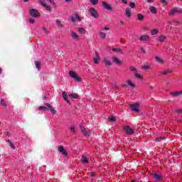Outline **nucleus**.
Returning a JSON list of instances; mask_svg holds the SVG:
<instances>
[{"label":"nucleus","instance_id":"28","mask_svg":"<svg viewBox=\"0 0 182 182\" xmlns=\"http://www.w3.org/2000/svg\"><path fill=\"white\" fill-rule=\"evenodd\" d=\"M55 23L58 28H63V24L62 23V21L60 19L55 20Z\"/></svg>","mask_w":182,"mask_h":182},{"label":"nucleus","instance_id":"30","mask_svg":"<svg viewBox=\"0 0 182 182\" xmlns=\"http://www.w3.org/2000/svg\"><path fill=\"white\" fill-rule=\"evenodd\" d=\"M99 35H100V37L102 38V39H106V33L103 32L102 31H100L99 32Z\"/></svg>","mask_w":182,"mask_h":182},{"label":"nucleus","instance_id":"32","mask_svg":"<svg viewBox=\"0 0 182 182\" xmlns=\"http://www.w3.org/2000/svg\"><path fill=\"white\" fill-rule=\"evenodd\" d=\"M70 130L71 133H76V126L75 125H71L70 127Z\"/></svg>","mask_w":182,"mask_h":182},{"label":"nucleus","instance_id":"3","mask_svg":"<svg viewBox=\"0 0 182 182\" xmlns=\"http://www.w3.org/2000/svg\"><path fill=\"white\" fill-rule=\"evenodd\" d=\"M88 11L90 12V15L92 16V18H95V19L99 18V13H97V11L95 8H90Z\"/></svg>","mask_w":182,"mask_h":182},{"label":"nucleus","instance_id":"37","mask_svg":"<svg viewBox=\"0 0 182 182\" xmlns=\"http://www.w3.org/2000/svg\"><path fill=\"white\" fill-rule=\"evenodd\" d=\"M109 122H116V117L114 116L111 115L108 117Z\"/></svg>","mask_w":182,"mask_h":182},{"label":"nucleus","instance_id":"44","mask_svg":"<svg viewBox=\"0 0 182 182\" xmlns=\"http://www.w3.org/2000/svg\"><path fill=\"white\" fill-rule=\"evenodd\" d=\"M129 69L132 72H134V73H136V72H137V69L135 67H130Z\"/></svg>","mask_w":182,"mask_h":182},{"label":"nucleus","instance_id":"51","mask_svg":"<svg viewBox=\"0 0 182 182\" xmlns=\"http://www.w3.org/2000/svg\"><path fill=\"white\" fill-rule=\"evenodd\" d=\"M119 25H120V26H123L124 25V22H123V21H120Z\"/></svg>","mask_w":182,"mask_h":182},{"label":"nucleus","instance_id":"8","mask_svg":"<svg viewBox=\"0 0 182 182\" xmlns=\"http://www.w3.org/2000/svg\"><path fill=\"white\" fill-rule=\"evenodd\" d=\"M30 15H31V16H33V18H39L40 16L39 11L36 9H30Z\"/></svg>","mask_w":182,"mask_h":182},{"label":"nucleus","instance_id":"6","mask_svg":"<svg viewBox=\"0 0 182 182\" xmlns=\"http://www.w3.org/2000/svg\"><path fill=\"white\" fill-rule=\"evenodd\" d=\"M70 36L71 39L75 42H79V41H80V36L78 35L76 32H71Z\"/></svg>","mask_w":182,"mask_h":182},{"label":"nucleus","instance_id":"58","mask_svg":"<svg viewBox=\"0 0 182 182\" xmlns=\"http://www.w3.org/2000/svg\"><path fill=\"white\" fill-rule=\"evenodd\" d=\"M156 141H159V138H158V139H156Z\"/></svg>","mask_w":182,"mask_h":182},{"label":"nucleus","instance_id":"40","mask_svg":"<svg viewBox=\"0 0 182 182\" xmlns=\"http://www.w3.org/2000/svg\"><path fill=\"white\" fill-rule=\"evenodd\" d=\"M90 1L92 5H97V4H99V0H90Z\"/></svg>","mask_w":182,"mask_h":182},{"label":"nucleus","instance_id":"41","mask_svg":"<svg viewBox=\"0 0 182 182\" xmlns=\"http://www.w3.org/2000/svg\"><path fill=\"white\" fill-rule=\"evenodd\" d=\"M135 77H136L137 79H143V77L141 76V75L139 74V73H135L134 74Z\"/></svg>","mask_w":182,"mask_h":182},{"label":"nucleus","instance_id":"2","mask_svg":"<svg viewBox=\"0 0 182 182\" xmlns=\"http://www.w3.org/2000/svg\"><path fill=\"white\" fill-rule=\"evenodd\" d=\"M68 73L70 77L74 79L75 82H82V78H80V77H79V75H77L75 71L70 70Z\"/></svg>","mask_w":182,"mask_h":182},{"label":"nucleus","instance_id":"35","mask_svg":"<svg viewBox=\"0 0 182 182\" xmlns=\"http://www.w3.org/2000/svg\"><path fill=\"white\" fill-rule=\"evenodd\" d=\"M35 65H36V69H38V70H41V62L36 61Z\"/></svg>","mask_w":182,"mask_h":182},{"label":"nucleus","instance_id":"24","mask_svg":"<svg viewBox=\"0 0 182 182\" xmlns=\"http://www.w3.org/2000/svg\"><path fill=\"white\" fill-rule=\"evenodd\" d=\"M63 99L67 102V103L70 104V102L69 101V99H68V93L66 92L63 91Z\"/></svg>","mask_w":182,"mask_h":182},{"label":"nucleus","instance_id":"11","mask_svg":"<svg viewBox=\"0 0 182 182\" xmlns=\"http://www.w3.org/2000/svg\"><path fill=\"white\" fill-rule=\"evenodd\" d=\"M127 86L131 87V89H136V83H134V82L132 81V79L127 80Z\"/></svg>","mask_w":182,"mask_h":182},{"label":"nucleus","instance_id":"45","mask_svg":"<svg viewBox=\"0 0 182 182\" xmlns=\"http://www.w3.org/2000/svg\"><path fill=\"white\" fill-rule=\"evenodd\" d=\"M7 141H8V143H9L10 147H11V149H15L14 144L10 140H8Z\"/></svg>","mask_w":182,"mask_h":182},{"label":"nucleus","instance_id":"49","mask_svg":"<svg viewBox=\"0 0 182 182\" xmlns=\"http://www.w3.org/2000/svg\"><path fill=\"white\" fill-rule=\"evenodd\" d=\"M147 4H153L154 2V0H146Z\"/></svg>","mask_w":182,"mask_h":182},{"label":"nucleus","instance_id":"17","mask_svg":"<svg viewBox=\"0 0 182 182\" xmlns=\"http://www.w3.org/2000/svg\"><path fill=\"white\" fill-rule=\"evenodd\" d=\"M112 62H114V63H115L116 65H122V60H120L119 58L116 56H112Z\"/></svg>","mask_w":182,"mask_h":182},{"label":"nucleus","instance_id":"43","mask_svg":"<svg viewBox=\"0 0 182 182\" xmlns=\"http://www.w3.org/2000/svg\"><path fill=\"white\" fill-rule=\"evenodd\" d=\"M161 4H163V6H167V1L166 0H160Z\"/></svg>","mask_w":182,"mask_h":182},{"label":"nucleus","instance_id":"56","mask_svg":"<svg viewBox=\"0 0 182 182\" xmlns=\"http://www.w3.org/2000/svg\"><path fill=\"white\" fill-rule=\"evenodd\" d=\"M29 0H23L24 2H28Z\"/></svg>","mask_w":182,"mask_h":182},{"label":"nucleus","instance_id":"20","mask_svg":"<svg viewBox=\"0 0 182 182\" xmlns=\"http://www.w3.org/2000/svg\"><path fill=\"white\" fill-rule=\"evenodd\" d=\"M125 15L127 18H132V9L130 8H127L125 9Z\"/></svg>","mask_w":182,"mask_h":182},{"label":"nucleus","instance_id":"50","mask_svg":"<svg viewBox=\"0 0 182 182\" xmlns=\"http://www.w3.org/2000/svg\"><path fill=\"white\" fill-rule=\"evenodd\" d=\"M140 51L141 53H146V50L144 48H141Z\"/></svg>","mask_w":182,"mask_h":182},{"label":"nucleus","instance_id":"26","mask_svg":"<svg viewBox=\"0 0 182 182\" xmlns=\"http://www.w3.org/2000/svg\"><path fill=\"white\" fill-rule=\"evenodd\" d=\"M77 32H79L80 35H86V30H85V28H81V27L78 28Z\"/></svg>","mask_w":182,"mask_h":182},{"label":"nucleus","instance_id":"39","mask_svg":"<svg viewBox=\"0 0 182 182\" xmlns=\"http://www.w3.org/2000/svg\"><path fill=\"white\" fill-rule=\"evenodd\" d=\"M129 6L132 9H134V8H136V4L134 2H130L129 3Z\"/></svg>","mask_w":182,"mask_h":182},{"label":"nucleus","instance_id":"22","mask_svg":"<svg viewBox=\"0 0 182 182\" xmlns=\"http://www.w3.org/2000/svg\"><path fill=\"white\" fill-rule=\"evenodd\" d=\"M152 177L156 180V181H160L161 180V176L157 173H153Z\"/></svg>","mask_w":182,"mask_h":182},{"label":"nucleus","instance_id":"5","mask_svg":"<svg viewBox=\"0 0 182 182\" xmlns=\"http://www.w3.org/2000/svg\"><path fill=\"white\" fill-rule=\"evenodd\" d=\"M70 19L71 22H76V21L80 22V21H82V19L80 18V16L77 14H73L70 16Z\"/></svg>","mask_w":182,"mask_h":182},{"label":"nucleus","instance_id":"52","mask_svg":"<svg viewBox=\"0 0 182 182\" xmlns=\"http://www.w3.org/2000/svg\"><path fill=\"white\" fill-rule=\"evenodd\" d=\"M43 31L46 33H48V29H47L46 28H45V27L43 28Z\"/></svg>","mask_w":182,"mask_h":182},{"label":"nucleus","instance_id":"31","mask_svg":"<svg viewBox=\"0 0 182 182\" xmlns=\"http://www.w3.org/2000/svg\"><path fill=\"white\" fill-rule=\"evenodd\" d=\"M69 97L71 99H79V95L77 94H76V93L70 94Z\"/></svg>","mask_w":182,"mask_h":182},{"label":"nucleus","instance_id":"27","mask_svg":"<svg viewBox=\"0 0 182 182\" xmlns=\"http://www.w3.org/2000/svg\"><path fill=\"white\" fill-rule=\"evenodd\" d=\"M138 21H144V16L140 13L136 15Z\"/></svg>","mask_w":182,"mask_h":182},{"label":"nucleus","instance_id":"1","mask_svg":"<svg viewBox=\"0 0 182 182\" xmlns=\"http://www.w3.org/2000/svg\"><path fill=\"white\" fill-rule=\"evenodd\" d=\"M50 2V5H55V1L53 0H48ZM40 4L46 9V11H48V12H52V7L49 5H48L46 2L45 0H40Z\"/></svg>","mask_w":182,"mask_h":182},{"label":"nucleus","instance_id":"23","mask_svg":"<svg viewBox=\"0 0 182 182\" xmlns=\"http://www.w3.org/2000/svg\"><path fill=\"white\" fill-rule=\"evenodd\" d=\"M149 11L151 12V14H154V15L157 14V9L154 6H149Z\"/></svg>","mask_w":182,"mask_h":182},{"label":"nucleus","instance_id":"19","mask_svg":"<svg viewBox=\"0 0 182 182\" xmlns=\"http://www.w3.org/2000/svg\"><path fill=\"white\" fill-rule=\"evenodd\" d=\"M155 60L156 62H157V63H159V65H164V59L159 57V56H156L155 57Z\"/></svg>","mask_w":182,"mask_h":182},{"label":"nucleus","instance_id":"54","mask_svg":"<svg viewBox=\"0 0 182 182\" xmlns=\"http://www.w3.org/2000/svg\"><path fill=\"white\" fill-rule=\"evenodd\" d=\"M122 2H123V4H127V0H122Z\"/></svg>","mask_w":182,"mask_h":182},{"label":"nucleus","instance_id":"29","mask_svg":"<svg viewBox=\"0 0 182 182\" xmlns=\"http://www.w3.org/2000/svg\"><path fill=\"white\" fill-rule=\"evenodd\" d=\"M143 69H144V70H153V67H151V65H143Z\"/></svg>","mask_w":182,"mask_h":182},{"label":"nucleus","instance_id":"4","mask_svg":"<svg viewBox=\"0 0 182 182\" xmlns=\"http://www.w3.org/2000/svg\"><path fill=\"white\" fill-rule=\"evenodd\" d=\"M92 60H93L94 63H95V65L100 63L101 59H100V55H99L98 52L96 51L95 53L93 55Z\"/></svg>","mask_w":182,"mask_h":182},{"label":"nucleus","instance_id":"38","mask_svg":"<svg viewBox=\"0 0 182 182\" xmlns=\"http://www.w3.org/2000/svg\"><path fill=\"white\" fill-rule=\"evenodd\" d=\"M48 105L41 106L38 107V110H48Z\"/></svg>","mask_w":182,"mask_h":182},{"label":"nucleus","instance_id":"42","mask_svg":"<svg viewBox=\"0 0 182 182\" xmlns=\"http://www.w3.org/2000/svg\"><path fill=\"white\" fill-rule=\"evenodd\" d=\"M1 106H4V107H6V102H5V100L4 99L1 100Z\"/></svg>","mask_w":182,"mask_h":182},{"label":"nucleus","instance_id":"36","mask_svg":"<svg viewBox=\"0 0 182 182\" xmlns=\"http://www.w3.org/2000/svg\"><path fill=\"white\" fill-rule=\"evenodd\" d=\"M158 33H159V30L157 29L151 30V35L154 36V35H157Z\"/></svg>","mask_w":182,"mask_h":182},{"label":"nucleus","instance_id":"21","mask_svg":"<svg viewBox=\"0 0 182 182\" xmlns=\"http://www.w3.org/2000/svg\"><path fill=\"white\" fill-rule=\"evenodd\" d=\"M47 107H48V110H50L52 114H55L56 113V110L52 107V105L47 104Z\"/></svg>","mask_w":182,"mask_h":182},{"label":"nucleus","instance_id":"55","mask_svg":"<svg viewBox=\"0 0 182 182\" xmlns=\"http://www.w3.org/2000/svg\"><path fill=\"white\" fill-rule=\"evenodd\" d=\"M65 2H70L72 0H65Z\"/></svg>","mask_w":182,"mask_h":182},{"label":"nucleus","instance_id":"33","mask_svg":"<svg viewBox=\"0 0 182 182\" xmlns=\"http://www.w3.org/2000/svg\"><path fill=\"white\" fill-rule=\"evenodd\" d=\"M113 52H115L116 53L122 54L123 53V51L119 48H112Z\"/></svg>","mask_w":182,"mask_h":182},{"label":"nucleus","instance_id":"13","mask_svg":"<svg viewBox=\"0 0 182 182\" xmlns=\"http://www.w3.org/2000/svg\"><path fill=\"white\" fill-rule=\"evenodd\" d=\"M58 150L60 153H61V154H63V156H65V157L68 156V152L63 146H59L58 147Z\"/></svg>","mask_w":182,"mask_h":182},{"label":"nucleus","instance_id":"57","mask_svg":"<svg viewBox=\"0 0 182 182\" xmlns=\"http://www.w3.org/2000/svg\"><path fill=\"white\" fill-rule=\"evenodd\" d=\"M0 73H2V70H1V68H0Z\"/></svg>","mask_w":182,"mask_h":182},{"label":"nucleus","instance_id":"34","mask_svg":"<svg viewBox=\"0 0 182 182\" xmlns=\"http://www.w3.org/2000/svg\"><path fill=\"white\" fill-rule=\"evenodd\" d=\"M158 41H159V42H164V41H166V36H160L158 38Z\"/></svg>","mask_w":182,"mask_h":182},{"label":"nucleus","instance_id":"10","mask_svg":"<svg viewBox=\"0 0 182 182\" xmlns=\"http://www.w3.org/2000/svg\"><path fill=\"white\" fill-rule=\"evenodd\" d=\"M139 39L141 42H150V36L147 35L141 36Z\"/></svg>","mask_w":182,"mask_h":182},{"label":"nucleus","instance_id":"47","mask_svg":"<svg viewBox=\"0 0 182 182\" xmlns=\"http://www.w3.org/2000/svg\"><path fill=\"white\" fill-rule=\"evenodd\" d=\"M168 73H171V71L169 70H168L164 72V73H163V75H168Z\"/></svg>","mask_w":182,"mask_h":182},{"label":"nucleus","instance_id":"14","mask_svg":"<svg viewBox=\"0 0 182 182\" xmlns=\"http://www.w3.org/2000/svg\"><path fill=\"white\" fill-rule=\"evenodd\" d=\"M102 5L104 9H107V11H112V6L107 4L106 1H102Z\"/></svg>","mask_w":182,"mask_h":182},{"label":"nucleus","instance_id":"48","mask_svg":"<svg viewBox=\"0 0 182 182\" xmlns=\"http://www.w3.org/2000/svg\"><path fill=\"white\" fill-rule=\"evenodd\" d=\"M28 21L30 23H35V20L33 18H30Z\"/></svg>","mask_w":182,"mask_h":182},{"label":"nucleus","instance_id":"46","mask_svg":"<svg viewBox=\"0 0 182 182\" xmlns=\"http://www.w3.org/2000/svg\"><path fill=\"white\" fill-rule=\"evenodd\" d=\"M102 32H103V31H110V28L105 26V27L102 28Z\"/></svg>","mask_w":182,"mask_h":182},{"label":"nucleus","instance_id":"53","mask_svg":"<svg viewBox=\"0 0 182 182\" xmlns=\"http://www.w3.org/2000/svg\"><path fill=\"white\" fill-rule=\"evenodd\" d=\"M127 86H129V85H127V84H122V87H127Z\"/></svg>","mask_w":182,"mask_h":182},{"label":"nucleus","instance_id":"15","mask_svg":"<svg viewBox=\"0 0 182 182\" xmlns=\"http://www.w3.org/2000/svg\"><path fill=\"white\" fill-rule=\"evenodd\" d=\"M102 62H104L105 66H112V61L107 58V57H104L102 58Z\"/></svg>","mask_w":182,"mask_h":182},{"label":"nucleus","instance_id":"18","mask_svg":"<svg viewBox=\"0 0 182 182\" xmlns=\"http://www.w3.org/2000/svg\"><path fill=\"white\" fill-rule=\"evenodd\" d=\"M181 95L182 91H176L171 92V96H172V97H178L179 96H181Z\"/></svg>","mask_w":182,"mask_h":182},{"label":"nucleus","instance_id":"16","mask_svg":"<svg viewBox=\"0 0 182 182\" xmlns=\"http://www.w3.org/2000/svg\"><path fill=\"white\" fill-rule=\"evenodd\" d=\"M129 107H131L132 110L136 112V113H139V104H131L129 105Z\"/></svg>","mask_w":182,"mask_h":182},{"label":"nucleus","instance_id":"12","mask_svg":"<svg viewBox=\"0 0 182 182\" xmlns=\"http://www.w3.org/2000/svg\"><path fill=\"white\" fill-rule=\"evenodd\" d=\"M80 130L83 136H90V130H86V129L82 126H80Z\"/></svg>","mask_w":182,"mask_h":182},{"label":"nucleus","instance_id":"25","mask_svg":"<svg viewBox=\"0 0 182 182\" xmlns=\"http://www.w3.org/2000/svg\"><path fill=\"white\" fill-rule=\"evenodd\" d=\"M81 161L82 164H87V163H89V160L87 159V157L85 156H82Z\"/></svg>","mask_w":182,"mask_h":182},{"label":"nucleus","instance_id":"7","mask_svg":"<svg viewBox=\"0 0 182 182\" xmlns=\"http://www.w3.org/2000/svg\"><path fill=\"white\" fill-rule=\"evenodd\" d=\"M181 13V9L178 8H174L170 10L168 15L170 16H173V15H176V14H180Z\"/></svg>","mask_w":182,"mask_h":182},{"label":"nucleus","instance_id":"9","mask_svg":"<svg viewBox=\"0 0 182 182\" xmlns=\"http://www.w3.org/2000/svg\"><path fill=\"white\" fill-rule=\"evenodd\" d=\"M124 131L127 134H133L134 133V131H133V129L129 126H125L124 127Z\"/></svg>","mask_w":182,"mask_h":182}]
</instances>
